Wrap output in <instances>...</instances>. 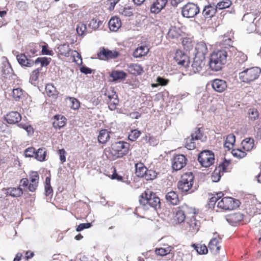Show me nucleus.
<instances>
[{
	"instance_id": "obj_28",
	"label": "nucleus",
	"mask_w": 261,
	"mask_h": 261,
	"mask_svg": "<svg viewBox=\"0 0 261 261\" xmlns=\"http://www.w3.org/2000/svg\"><path fill=\"white\" fill-rule=\"evenodd\" d=\"M180 33L181 30L179 28L171 27L168 32L167 36L169 38L176 39L180 36Z\"/></svg>"
},
{
	"instance_id": "obj_25",
	"label": "nucleus",
	"mask_w": 261,
	"mask_h": 261,
	"mask_svg": "<svg viewBox=\"0 0 261 261\" xmlns=\"http://www.w3.org/2000/svg\"><path fill=\"white\" fill-rule=\"evenodd\" d=\"M149 51V48L146 46H140L137 47L133 53L134 58H140L147 55Z\"/></svg>"
},
{
	"instance_id": "obj_31",
	"label": "nucleus",
	"mask_w": 261,
	"mask_h": 261,
	"mask_svg": "<svg viewBox=\"0 0 261 261\" xmlns=\"http://www.w3.org/2000/svg\"><path fill=\"white\" fill-rule=\"evenodd\" d=\"M242 145L245 151H250L254 147V140L252 138H247L242 142Z\"/></svg>"
},
{
	"instance_id": "obj_63",
	"label": "nucleus",
	"mask_w": 261,
	"mask_h": 261,
	"mask_svg": "<svg viewBox=\"0 0 261 261\" xmlns=\"http://www.w3.org/2000/svg\"><path fill=\"white\" fill-rule=\"evenodd\" d=\"M19 126L25 129L28 132V134H31L33 133V129L31 125L20 123L19 124Z\"/></svg>"
},
{
	"instance_id": "obj_34",
	"label": "nucleus",
	"mask_w": 261,
	"mask_h": 261,
	"mask_svg": "<svg viewBox=\"0 0 261 261\" xmlns=\"http://www.w3.org/2000/svg\"><path fill=\"white\" fill-rule=\"evenodd\" d=\"M191 137L195 140H200L204 142L206 140V137L201 132L199 128H196V130L191 134Z\"/></svg>"
},
{
	"instance_id": "obj_30",
	"label": "nucleus",
	"mask_w": 261,
	"mask_h": 261,
	"mask_svg": "<svg viewBox=\"0 0 261 261\" xmlns=\"http://www.w3.org/2000/svg\"><path fill=\"white\" fill-rule=\"evenodd\" d=\"M136 174L138 177H143L147 172V169L142 163H138L135 165Z\"/></svg>"
},
{
	"instance_id": "obj_7",
	"label": "nucleus",
	"mask_w": 261,
	"mask_h": 261,
	"mask_svg": "<svg viewBox=\"0 0 261 261\" xmlns=\"http://www.w3.org/2000/svg\"><path fill=\"white\" fill-rule=\"evenodd\" d=\"M240 202L231 197L223 198L218 202V207L224 210H232L239 207Z\"/></svg>"
},
{
	"instance_id": "obj_62",
	"label": "nucleus",
	"mask_w": 261,
	"mask_h": 261,
	"mask_svg": "<svg viewBox=\"0 0 261 261\" xmlns=\"http://www.w3.org/2000/svg\"><path fill=\"white\" fill-rule=\"evenodd\" d=\"M221 172L218 171V169H215L213 175H212V180L214 182L218 181L221 177Z\"/></svg>"
},
{
	"instance_id": "obj_1",
	"label": "nucleus",
	"mask_w": 261,
	"mask_h": 261,
	"mask_svg": "<svg viewBox=\"0 0 261 261\" xmlns=\"http://www.w3.org/2000/svg\"><path fill=\"white\" fill-rule=\"evenodd\" d=\"M227 53L225 49L214 51L210 56L209 66L212 70H221L227 62Z\"/></svg>"
},
{
	"instance_id": "obj_32",
	"label": "nucleus",
	"mask_w": 261,
	"mask_h": 261,
	"mask_svg": "<svg viewBox=\"0 0 261 261\" xmlns=\"http://www.w3.org/2000/svg\"><path fill=\"white\" fill-rule=\"evenodd\" d=\"M126 73L122 70H115L112 72L111 76L113 81L123 80L126 77Z\"/></svg>"
},
{
	"instance_id": "obj_48",
	"label": "nucleus",
	"mask_w": 261,
	"mask_h": 261,
	"mask_svg": "<svg viewBox=\"0 0 261 261\" xmlns=\"http://www.w3.org/2000/svg\"><path fill=\"white\" fill-rule=\"evenodd\" d=\"M187 224L189 225V228L188 229V231H192V232H195L197 231L198 230V227L197 225V224L196 223L195 220H191L190 222H187Z\"/></svg>"
},
{
	"instance_id": "obj_44",
	"label": "nucleus",
	"mask_w": 261,
	"mask_h": 261,
	"mask_svg": "<svg viewBox=\"0 0 261 261\" xmlns=\"http://www.w3.org/2000/svg\"><path fill=\"white\" fill-rule=\"evenodd\" d=\"M102 23V22L98 19L93 18L90 21L89 25L92 29L96 30L101 25Z\"/></svg>"
},
{
	"instance_id": "obj_54",
	"label": "nucleus",
	"mask_w": 261,
	"mask_h": 261,
	"mask_svg": "<svg viewBox=\"0 0 261 261\" xmlns=\"http://www.w3.org/2000/svg\"><path fill=\"white\" fill-rule=\"evenodd\" d=\"M36 151L34 147H29L25 150L24 154L26 157H33L35 155Z\"/></svg>"
},
{
	"instance_id": "obj_55",
	"label": "nucleus",
	"mask_w": 261,
	"mask_h": 261,
	"mask_svg": "<svg viewBox=\"0 0 261 261\" xmlns=\"http://www.w3.org/2000/svg\"><path fill=\"white\" fill-rule=\"evenodd\" d=\"M120 14L124 16L129 17L133 15V12L129 8H124L120 12Z\"/></svg>"
},
{
	"instance_id": "obj_35",
	"label": "nucleus",
	"mask_w": 261,
	"mask_h": 261,
	"mask_svg": "<svg viewBox=\"0 0 261 261\" xmlns=\"http://www.w3.org/2000/svg\"><path fill=\"white\" fill-rule=\"evenodd\" d=\"M173 247L169 246L166 248H159L155 250V253L156 255L160 256H165L168 254L172 251Z\"/></svg>"
},
{
	"instance_id": "obj_23",
	"label": "nucleus",
	"mask_w": 261,
	"mask_h": 261,
	"mask_svg": "<svg viewBox=\"0 0 261 261\" xmlns=\"http://www.w3.org/2000/svg\"><path fill=\"white\" fill-rule=\"evenodd\" d=\"M127 71L131 74L140 75L143 73V69L140 65L132 64L128 66Z\"/></svg>"
},
{
	"instance_id": "obj_14",
	"label": "nucleus",
	"mask_w": 261,
	"mask_h": 261,
	"mask_svg": "<svg viewBox=\"0 0 261 261\" xmlns=\"http://www.w3.org/2000/svg\"><path fill=\"white\" fill-rule=\"evenodd\" d=\"M58 52L62 56L68 57L69 56L70 52L71 51V54L73 56L75 57V55L81 58L79 54L76 50H71L68 44H63L60 45L58 47Z\"/></svg>"
},
{
	"instance_id": "obj_4",
	"label": "nucleus",
	"mask_w": 261,
	"mask_h": 261,
	"mask_svg": "<svg viewBox=\"0 0 261 261\" xmlns=\"http://www.w3.org/2000/svg\"><path fill=\"white\" fill-rule=\"evenodd\" d=\"M194 176L192 173H187L181 177V179L178 182V188L182 192L187 193L191 190L190 193L194 191L192 186L194 182Z\"/></svg>"
},
{
	"instance_id": "obj_6",
	"label": "nucleus",
	"mask_w": 261,
	"mask_h": 261,
	"mask_svg": "<svg viewBox=\"0 0 261 261\" xmlns=\"http://www.w3.org/2000/svg\"><path fill=\"white\" fill-rule=\"evenodd\" d=\"M198 161L202 167L205 168L209 167L214 163V154L211 151L207 150H203L199 153Z\"/></svg>"
},
{
	"instance_id": "obj_37",
	"label": "nucleus",
	"mask_w": 261,
	"mask_h": 261,
	"mask_svg": "<svg viewBox=\"0 0 261 261\" xmlns=\"http://www.w3.org/2000/svg\"><path fill=\"white\" fill-rule=\"evenodd\" d=\"M35 158L39 161H43L45 160L46 157V151L45 148H39L36 151Z\"/></svg>"
},
{
	"instance_id": "obj_47",
	"label": "nucleus",
	"mask_w": 261,
	"mask_h": 261,
	"mask_svg": "<svg viewBox=\"0 0 261 261\" xmlns=\"http://www.w3.org/2000/svg\"><path fill=\"white\" fill-rule=\"evenodd\" d=\"M38 63L41 64V67L40 68L42 69V67L47 66L49 63V61L48 60V59L45 57L38 58L34 62V64H37Z\"/></svg>"
},
{
	"instance_id": "obj_11",
	"label": "nucleus",
	"mask_w": 261,
	"mask_h": 261,
	"mask_svg": "<svg viewBox=\"0 0 261 261\" xmlns=\"http://www.w3.org/2000/svg\"><path fill=\"white\" fill-rule=\"evenodd\" d=\"M214 237L208 243V248L210 250L214 251L215 253H218L220 249L221 246L219 245L222 242V238L220 237L216 232L214 234Z\"/></svg>"
},
{
	"instance_id": "obj_5",
	"label": "nucleus",
	"mask_w": 261,
	"mask_h": 261,
	"mask_svg": "<svg viewBox=\"0 0 261 261\" xmlns=\"http://www.w3.org/2000/svg\"><path fill=\"white\" fill-rule=\"evenodd\" d=\"M129 144L125 142H117L112 145V154L117 158L126 155L129 150Z\"/></svg>"
},
{
	"instance_id": "obj_29",
	"label": "nucleus",
	"mask_w": 261,
	"mask_h": 261,
	"mask_svg": "<svg viewBox=\"0 0 261 261\" xmlns=\"http://www.w3.org/2000/svg\"><path fill=\"white\" fill-rule=\"evenodd\" d=\"M166 199L173 205H176L179 201L178 195L174 191L169 192L166 195Z\"/></svg>"
},
{
	"instance_id": "obj_58",
	"label": "nucleus",
	"mask_w": 261,
	"mask_h": 261,
	"mask_svg": "<svg viewBox=\"0 0 261 261\" xmlns=\"http://www.w3.org/2000/svg\"><path fill=\"white\" fill-rule=\"evenodd\" d=\"M119 1V0H107L106 5L108 6V9L110 11L113 10L115 5L118 3Z\"/></svg>"
},
{
	"instance_id": "obj_64",
	"label": "nucleus",
	"mask_w": 261,
	"mask_h": 261,
	"mask_svg": "<svg viewBox=\"0 0 261 261\" xmlns=\"http://www.w3.org/2000/svg\"><path fill=\"white\" fill-rule=\"evenodd\" d=\"M41 68H37L36 69L34 70L31 74V78L34 81H36L38 77L39 73Z\"/></svg>"
},
{
	"instance_id": "obj_52",
	"label": "nucleus",
	"mask_w": 261,
	"mask_h": 261,
	"mask_svg": "<svg viewBox=\"0 0 261 261\" xmlns=\"http://www.w3.org/2000/svg\"><path fill=\"white\" fill-rule=\"evenodd\" d=\"M236 60L240 63H243L247 61V57L242 52H239L237 55Z\"/></svg>"
},
{
	"instance_id": "obj_56",
	"label": "nucleus",
	"mask_w": 261,
	"mask_h": 261,
	"mask_svg": "<svg viewBox=\"0 0 261 261\" xmlns=\"http://www.w3.org/2000/svg\"><path fill=\"white\" fill-rule=\"evenodd\" d=\"M30 181L32 183H38L39 175L37 172L33 171L30 175Z\"/></svg>"
},
{
	"instance_id": "obj_40",
	"label": "nucleus",
	"mask_w": 261,
	"mask_h": 261,
	"mask_svg": "<svg viewBox=\"0 0 261 261\" xmlns=\"http://www.w3.org/2000/svg\"><path fill=\"white\" fill-rule=\"evenodd\" d=\"M230 161L227 160L226 159H224L223 162L220 163L218 166V167L216 168V169H218V171H219V172H223L225 171L227 167L229 166L230 164Z\"/></svg>"
},
{
	"instance_id": "obj_13",
	"label": "nucleus",
	"mask_w": 261,
	"mask_h": 261,
	"mask_svg": "<svg viewBox=\"0 0 261 261\" xmlns=\"http://www.w3.org/2000/svg\"><path fill=\"white\" fill-rule=\"evenodd\" d=\"M212 86L215 91L222 93L226 89L227 84L224 80L216 79L212 81Z\"/></svg>"
},
{
	"instance_id": "obj_33",
	"label": "nucleus",
	"mask_w": 261,
	"mask_h": 261,
	"mask_svg": "<svg viewBox=\"0 0 261 261\" xmlns=\"http://www.w3.org/2000/svg\"><path fill=\"white\" fill-rule=\"evenodd\" d=\"M236 141V137L234 135L230 134L228 135L226 139L224 147L228 148L229 150L233 146Z\"/></svg>"
},
{
	"instance_id": "obj_39",
	"label": "nucleus",
	"mask_w": 261,
	"mask_h": 261,
	"mask_svg": "<svg viewBox=\"0 0 261 261\" xmlns=\"http://www.w3.org/2000/svg\"><path fill=\"white\" fill-rule=\"evenodd\" d=\"M12 96L16 101L19 100L23 96L22 89L19 88L14 89L12 91Z\"/></svg>"
},
{
	"instance_id": "obj_53",
	"label": "nucleus",
	"mask_w": 261,
	"mask_h": 261,
	"mask_svg": "<svg viewBox=\"0 0 261 261\" xmlns=\"http://www.w3.org/2000/svg\"><path fill=\"white\" fill-rule=\"evenodd\" d=\"M87 29V27L86 24L84 23H80L77 25L76 27V32L79 35H82L84 34V32L86 31Z\"/></svg>"
},
{
	"instance_id": "obj_49",
	"label": "nucleus",
	"mask_w": 261,
	"mask_h": 261,
	"mask_svg": "<svg viewBox=\"0 0 261 261\" xmlns=\"http://www.w3.org/2000/svg\"><path fill=\"white\" fill-rule=\"evenodd\" d=\"M231 153L234 156L240 159L245 157L246 155V153L244 151H242L239 149H232Z\"/></svg>"
},
{
	"instance_id": "obj_8",
	"label": "nucleus",
	"mask_w": 261,
	"mask_h": 261,
	"mask_svg": "<svg viewBox=\"0 0 261 261\" xmlns=\"http://www.w3.org/2000/svg\"><path fill=\"white\" fill-rule=\"evenodd\" d=\"M173 170L178 171L183 168L187 163V159L183 154H175L171 159Z\"/></svg>"
},
{
	"instance_id": "obj_60",
	"label": "nucleus",
	"mask_w": 261,
	"mask_h": 261,
	"mask_svg": "<svg viewBox=\"0 0 261 261\" xmlns=\"http://www.w3.org/2000/svg\"><path fill=\"white\" fill-rule=\"evenodd\" d=\"M92 226L90 223H81L76 228L77 231H81L86 228H89Z\"/></svg>"
},
{
	"instance_id": "obj_20",
	"label": "nucleus",
	"mask_w": 261,
	"mask_h": 261,
	"mask_svg": "<svg viewBox=\"0 0 261 261\" xmlns=\"http://www.w3.org/2000/svg\"><path fill=\"white\" fill-rule=\"evenodd\" d=\"M3 191H5V193L7 196L9 195L13 197H20L23 194V191L20 188L10 187L7 189L4 188Z\"/></svg>"
},
{
	"instance_id": "obj_36",
	"label": "nucleus",
	"mask_w": 261,
	"mask_h": 261,
	"mask_svg": "<svg viewBox=\"0 0 261 261\" xmlns=\"http://www.w3.org/2000/svg\"><path fill=\"white\" fill-rule=\"evenodd\" d=\"M248 115L249 119L252 121H255L259 117V113L255 108L249 109L248 111Z\"/></svg>"
},
{
	"instance_id": "obj_17",
	"label": "nucleus",
	"mask_w": 261,
	"mask_h": 261,
	"mask_svg": "<svg viewBox=\"0 0 261 261\" xmlns=\"http://www.w3.org/2000/svg\"><path fill=\"white\" fill-rule=\"evenodd\" d=\"M167 0H156L150 7V12L152 13H159L166 6Z\"/></svg>"
},
{
	"instance_id": "obj_57",
	"label": "nucleus",
	"mask_w": 261,
	"mask_h": 261,
	"mask_svg": "<svg viewBox=\"0 0 261 261\" xmlns=\"http://www.w3.org/2000/svg\"><path fill=\"white\" fill-rule=\"evenodd\" d=\"M144 177H145L147 180H152L155 178L156 175L153 171L147 170V172H146Z\"/></svg>"
},
{
	"instance_id": "obj_51",
	"label": "nucleus",
	"mask_w": 261,
	"mask_h": 261,
	"mask_svg": "<svg viewBox=\"0 0 261 261\" xmlns=\"http://www.w3.org/2000/svg\"><path fill=\"white\" fill-rule=\"evenodd\" d=\"M140 135V132L137 130H134L128 135V139L132 141H135Z\"/></svg>"
},
{
	"instance_id": "obj_24",
	"label": "nucleus",
	"mask_w": 261,
	"mask_h": 261,
	"mask_svg": "<svg viewBox=\"0 0 261 261\" xmlns=\"http://www.w3.org/2000/svg\"><path fill=\"white\" fill-rule=\"evenodd\" d=\"M120 19L117 17H112L109 22V26L112 31H117L121 27Z\"/></svg>"
},
{
	"instance_id": "obj_19",
	"label": "nucleus",
	"mask_w": 261,
	"mask_h": 261,
	"mask_svg": "<svg viewBox=\"0 0 261 261\" xmlns=\"http://www.w3.org/2000/svg\"><path fill=\"white\" fill-rule=\"evenodd\" d=\"M195 51L196 53L195 56L205 57V56L208 52L206 44L203 42L198 43L195 47Z\"/></svg>"
},
{
	"instance_id": "obj_9",
	"label": "nucleus",
	"mask_w": 261,
	"mask_h": 261,
	"mask_svg": "<svg viewBox=\"0 0 261 261\" xmlns=\"http://www.w3.org/2000/svg\"><path fill=\"white\" fill-rule=\"evenodd\" d=\"M97 57L100 60H108L115 59L119 56V53L116 50H111L105 47H101L97 52Z\"/></svg>"
},
{
	"instance_id": "obj_22",
	"label": "nucleus",
	"mask_w": 261,
	"mask_h": 261,
	"mask_svg": "<svg viewBox=\"0 0 261 261\" xmlns=\"http://www.w3.org/2000/svg\"><path fill=\"white\" fill-rule=\"evenodd\" d=\"M216 11V6L209 5L204 7L202 15L205 18H211L215 14Z\"/></svg>"
},
{
	"instance_id": "obj_18",
	"label": "nucleus",
	"mask_w": 261,
	"mask_h": 261,
	"mask_svg": "<svg viewBox=\"0 0 261 261\" xmlns=\"http://www.w3.org/2000/svg\"><path fill=\"white\" fill-rule=\"evenodd\" d=\"M255 18L253 14L247 13L243 16V20L247 21L249 23V26L247 29V31L249 33H252L255 30L256 25L254 23Z\"/></svg>"
},
{
	"instance_id": "obj_61",
	"label": "nucleus",
	"mask_w": 261,
	"mask_h": 261,
	"mask_svg": "<svg viewBox=\"0 0 261 261\" xmlns=\"http://www.w3.org/2000/svg\"><path fill=\"white\" fill-rule=\"evenodd\" d=\"M70 99L72 103L71 108L74 110L78 109L80 107L79 101L75 98H70Z\"/></svg>"
},
{
	"instance_id": "obj_43",
	"label": "nucleus",
	"mask_w": 261,
	"mask_h": 261,
	"mask_svg": "<svg viewBox=\"0 0 261 261\" xmlns=\"http://www.w3.org/2000/svg\"><path fill=\"white\" fill-rule=\"evenodd\" d=\"M174 219L178 223L184 222L186 219V216L184 211L182 210L177 211L176 213Z\"/></svg>"
},
{
	"instance_id": "obj_15",
	"label": "nucleus",
	"mask_w": 261,
	"mask_h": 261,
	"mask_svg": "<svg viewBox=\"0 0 261 261\" xmlns=\"http://www.w3.org/2000/svg\"><path fill=\"white\" fill-rule=\"evenodd\" d=\"M174 58L178 64L185 67L189 66V58L182 51H177Z\"/></svg>"
},
{
	"instance_id": "obj_26",
	"label": "nucleus",
	"mask_w": 261,
	"mask_h": 261,
	"mask_svg": "<svg viewBox=\"0 0 261 261\" xmlns=\"http://www.w3.org/2000/svg\"><path fill=\"white\" fill-rule=\"evenodd\" d=\"M54 121L53 123V126L56 128H61L66 124V118L60 115H56L54 117Z\"/></svg>"
},
{
	"instance_id": "obj_41",
	"label": "nucleus",
	"mask_w": 261,
	"mask_h": 261,
	"mask_svg": "<svg viewBox=\"0 0 261 261\" xmlns=\"http://www.w3.org/2000/svg\"><path fill=\"white\" fill-rule=\"evenodd\" d=\"M193 246L194 247L195 249L199 254H205L207 253L208 250L206 246L204 245H195L194 244Z\"/></svg>"
},
{
	"instance_id": "obj_2",
	"label": "nucleus",
	"mask_w": 261,
	"mask_h": 261,
	"mask_svg": "<svg viewBox=\"0 0 261 261\" xmlns=\"http://www.w3.org/2000/svg\"><path fill=\"white\" fill-rule=\"evenodd\" d=\"M260 73L261 69L258 67L247 68L239 73V78L242 82L249 84L257 80Z\"/></svg>"
},
{
	"instance_id": "obj_59",
	"label": "nucleus",
	"mask_w": 261,
	"mask_h": 261,
	"mask_svg": "<svg viewBox=\"0 0 261 261\" xmlns=\"http://www.w3.org/2000/svg\"><path fill=\"white\" fill-rule=\"evenodd\" d=\"M42 53L45 55L52 56L53 55V50L48 48L47 44L42 46Z\"/></svg>"
},
{
	"instance_id": "obj_46",
	"label": "nucleus",
	"mask_w": 261,
	"mask_h": 261,
	"mask_svg": "<svg viewBox=\"0 0 261 261\" xmlns=\"http://www.w3.org/2000/svg\"><path fill=\"white\" fill-rule=\"evenodd\" d=\"M46 92L49 96L56 94V89L52 84H47L45 87Z\"/></svg>"
},
{
	"instance_id": "obj_50",
	"label": "nucleus",
	"mask_w": 261,
	"mask_h": 261,
	"mask_svg": "<svg viewBox=\"0 0 261 261\" xmlns=\"http://www.w3.org/2000/svg\"><path fill=\"white\" fill-rule=\"evenodd\" d=\"M27 50H28V53L30 57L35 55L38 51V50L36 48L35 45L34 43L30 44L29 46L27 47Z\"/></svg>"
},
{
	"instance_id": "obj_42",
	"label": "nucleus",
	"mask_w": 261,
	"mask_h": 261,
	"mask_svg": "<svg viewBox=\"0 0 261 261\" xmlns=\"http://www.w3.org/2000/svg\"><path fill=\"white\" fill-rule=\"evenodd\" d=\"M194 139L191 136V138H188L186 139L185 147L189 150H193L196 147V144L194 142Z\"/></svg>"
},
{
	"instance_id": "obj_21",
	"label": "nucleus",
	"mask_w": 261,
	"mask_h": 261,
	"mask_svg": "<svg viewBox=\"0 0 261 261\" xmlns=\"http://www.w3.org/2000/svg\"><path fill=\"white\" fill-rule=\"evenodd\" d=\"M16 58L18 63L21 66L31 67L34 64V62L32 60L28 59L24 54L17 55Z\"/></svg>"
},
{
	"instance_id": "obj_10",
	"label": "nucleus",
	"mask_w": 261,
	"mask_h": 261,
	"mask_svg": "<svg viewBox=\"0 0 261 261\" xmlns=\"http://www.w3.org/2000/svg\"><path fill=\"white\" fill-rule=\"evenodd\" d=\"M199 13V8L194 3H188L182 9V14L187 18H193Z\"/></svg>"
},
{
	"instance_id": "obj_12",
	"label": "nucleus",
	"mask_w": 261,
	"mask_h": 261,
	"mask_svg": "<svg viewBox=\"0 0 261 261\" xmlns=\"http://www.w3.org/2000/svg\"><path fill=\"white\" fill-rule=\"evenodd\" d=\"M205 57H201L195 56L193 62L192 64V69L194 72L197 73L200 72L205 65Z\"/></svg>"
},
{
	"instance_id": "obj_16",
	"label": "nucleus",
	"mask_w": 261,
	"mask_h": 261,
	"mask_svg": "<svg viewBox=\"0 0 261 261\" xmlns=\"http://www.w3.org/2000/svg\"><path fill=\"white\" fill-rule=\"evenodd\" d=\"M21 119L20 114L16 111H12L8 113L5 116V120L9 124H15Z\"/></svg>"
},
{
	"instance_id": "obj_27",
	"label": "nucleus",
	"mask_w": 261,
	"mask_h": 261,
	"mask_svg": "<svg viewBox=\"0 0 261 261\" xmlns=\"http://www.w3.org/2000/svg\"><path fill=\"white\" fill-rule=\"evenodd\" d=\"M111 132L106 129H102L99 132L98 136V141L99 143L105 144L110 139Z\"/></svg>"
},
{
	"instance_id": "obj_3",
	"label": "nucleus",
	"mask_w": 261,
	"mask_h": 261,
	"mask_svg": "<svg viewBox=\"0 0 261 261\" xmlns=\"http://www.w3.org/2000/svg\"><path fill=\"white\" fill-rule=\"evenodd\" d=\"M139 201L140 203L144 207V208L148 209L150 206L157 210L160 207V198L153 193L148 194L145 192L144 194H142L140 196Z\"/></svg>"
},
{
	"instance_id": "obj_38",
	"label": "nucleus",
	"mask_w": 261,
	"mask_h": 261,
	"mask_svg": "<svg viewBox=\"0 0 261 261\" xmlns=\"http://www.w3.org/2000/svg\"><path fill=\"white\" fill-rule=\"evenodd\" d=\"M118 95H114L113 99L109 101V108L110 110H115L119 103Z\"/></svg>"
},
{
	"instance_id": "obj_45",
	"label": "nucleus",
	"mask_w": 261,
	"mask_h": 261,
	"mask_svg": "<svg viewBox=\"0 0 261 261\" xmlns=\"http://www.w3.org/2000/svg\"><path fill=\"white\" fill-rule=\"evenodd\" d=\"M231 4L230 0H223L217 4L216 6L217 9H223L228 8Z\"/></svg>"
}]
</instances>
